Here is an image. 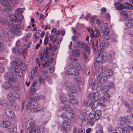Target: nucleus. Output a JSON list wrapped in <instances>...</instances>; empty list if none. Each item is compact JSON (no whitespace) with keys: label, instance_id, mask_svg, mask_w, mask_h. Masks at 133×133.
I'll return each instance as SVG.
<instances>
[{"label":"nucleus","instance_id":"f257e3e1","mask_svg":"<svg viewBox=\"0 0 133 133\" xmlns=\"http://www.w3.org/2000/svg\"><path fill=\"white\" fill-rule=\"evenodd\" d=\"M22 12V9L19 8L15 12V14L18 15L12 14L9 16L10 19L9 25L12 26L10 30V31L18 36L22 34V32L19 29L21 23L19 21L22 20L24 17L22 15H18Z\"/></svg>","mask_w":133,"mask_h":133},{"label":"nucleus","instance_id":"f03ea898","mask_svg":"<svg viewBox=\"0 0 133 133\" xmlns=\"http://www.w3.org/2000/svg\"><path fill=\"white\" fill-rule=\"evenodd\" d=\"M70 59L72 61L69 64L70 67L66 71V74L67 75L77 76L79 74L78 70H80L81 69V66L79 63L74 61H76V58L71 57Z\"/></svg>","mask_w":133,"mask_h":133},{"label":"nucleus","instance_id":"7ed1b4c3","mask_svg":"<svg viewBox=\"0 0 133 133\" xmlns=\"http://www.w3.org/2000/svg\"><path fill=\"white\" fill-rule=\"evenodd\" d=\"M18 63L16 61H13L12 62L11 68H8V70L10 72L14 74L15 75H17L20 77H22L23 74L22 71L18 67Z\"/></svg>","mask_w":133,"mask_h":133},{"label":"nucleus","instance_id":"20e7f679","mask_svg":"<svg viewBox=\"0 0 133 133\" xmlns=\"http://www.w3.org/2000/svg\"><path fill=\"white\" fill-rule=\"evenodd\" d=\"M88 30L90 33V36L92 38H97L98 36L100 35L99 31L98 29L97 28H95V30L96 32V34L95 35L94 33V31L91 28H88Z\"/></svg>","mask_w":133,"mask_h":133},{"label":"nucleus","instance_id":"39448f33","mask_svg":"<svg viewBox=\"0 0 133 133\" xmlns=\"http://www.w3.org/2000/svg\"><path fill=\"white\" fill-rule=\"evenodd\" d=\"M96 76L97 79L99 81V83L101 84H103L105 83L107 80V76H102L101 73H97Z\"/></svg>","mask_w":133,"mask_h":133},{"label":"nucleus","instance_id":"423d86ee","mask_svg":"<svg viewBox=\"0 0 133 133\" xmlns=\"http://www.w3.org/2000/svg\"><path fill=\"white\" fill-rule=\"evenodd\" d=\"M4 76L9 81L14 82H15L16 81V78L11 73L6 72L4 75Z\"/></svg>","mask_w":133,"mask_h":133},{"label":"nucleus","instance_id":"0eeeda50","mask_svg":"<svg viewBox=\"0 0 133 133\" xmlns=\"http://www.w3.org/2000/svg\"><path fill=\"white\" fill-rule=\"evenodd\" d=\"M61 109L65 111H67L72 115H74L75 114L74 111L69 105L67 104L65 105L64 106H62Z\"/></svg>","mask_w":133,"mask_h":133},{"label":"nucleus","instance_id":"6e6552de","mask_svg":"<svg viewBox=\"0 0 133 133\" xmlns=\"http://www.w3.org/2000/svg\"><path fill=\"white\" fill-rule=\"evenodd\" d=\"M12 51L13 52H15L16 55L20 56L23 55L25 52V50L21 49L20 48H14L12 49Z\"/></svg>","mask_w":133,"mask_h":133},{"label":"nucleus","instance_id":"1a4fd4ad","mask_svg":"<svg viewBox=\"0 0 133 133\" xmlns=\"http://www.w3.org/2000/svg\"><path fill=\"white\" fill-rule=\"evenodd\" d=\"M91 42L90 43V45L92 49L94 51L96 50V48L98 49L97 48L98 41L97 39L95 40H90Z\"/></svg>","mask_w":133,"mask_h":133},{"label":"nucleus","instance_id":"9d476101","mask_svg":"<svg viewBox=\"0 0 133 133\" xmlns=\"http://www.w3.org/2000/svg\"><path fill=\"white\" fill-rule=\"evenodd\" d=\"M13 1L14 0H0V3L3 6H9L10 3Z\"/></svg>","mask_w":133,"mask_h":133},{"label":"nucleus","instance_id":"9b49d317","mask_svg":"<svg viewBox=\"0 0 133 133\" xmlns=\"http://www.w3.org/2000/svg\"><path fill=\"white\" fill-rule=\"evenodd\" d=\"M5 112L6 114L9 117H13L15 116L14 112L9 108H6L5 110Z\"/></svg>","mask_w":133,"mask_h":133},{"label":"nucleus","instance_id":"f8f14e48","mask_svg":"<svg viewBox=\"0 0 133 133\" xmlns=\"http://www.w3.org/2000/svg\"><path fill=\"white\" fill-rule=\"evenodd\" d=\"M34 123L32 120L30 119L26 123L25 125V127L26 129H29L34 127Z\"/></svg>","mask_w":133,"mask_h":133},{"label":"nucleus","instance_id":"ddd939ff","mask_svg":"<svg viewBox=\"0 0 133 133\" xmlns=\"http://www.w3.org/2000/svg\"><path fill=\"white\" fill-rule=\"evenodd\" d=\"M38 65H36L35 68L32 69L31 72V75L30 78L31 80H33L34 77L36 76L37 71L38 70Z\"/></svg>","mask_w":133,"mask_h":133},{"label":"nucleus","instance_id":"4468645a","mask_svg":"<svg viewBox=\"0 0 133 133\" xmlns=\"http://www.w3.org/2000/svg\"><path fill=\"white\" fill-rule=\"evenodd\" d=\"M109 43L108 41H105L103 40L101 41L99 43L100 47H103V48H106L109 45Z\"/></svg>","mask_w":133,"mask_h":133},{"label":"nucleus","instance_id":"2eb2a0df","mask_svg":"<svg viewBox=\"0 0 133 133\" xmlns=\"http://www.w3.org/2000/svg\"><path fill=\"white\" fill-rule=\"evenodd\" d=\"M10 91V92L8 94V97L9 101L13 102L15 101V95H14V93L12 92L11 91V89Z\"/></svg>","mask_w":133,"mask_h":133},{"label":"nucleus","instance_id":"dca6fc26","mask_svg":"<svg viewBox=\"0 0 133 133\" xmlns=\"http://www.w3.org/2000/svg\"><path fill=\"white\" fill-rule=\"evenodd\" d=\"M2 85L3 88L5 90L10 88L12 87L11 84L8 82H5L2 83Z\"/></svg>","mask_w":133,"mask_h":133},{"label":"nucleus","instance_id":"f3484780","mask_svg":"<svg viewBox=\"0 0 133 133\" xmlns=\"http://www.w3.org/2000/svg\"><path fill=\"white\" fill-rule=\"evenodd\" d=\"M6 6L7 7L4 8L2 11V13L4 14L9 13L12 10V8L10 6Z\"/></svg>","mask_w":133,"mask_h":133},{"label":"nucleus","instance_id":"a211bd4d","mask_svg":"<svg viewBox=\"0 0 133 133\" xmlns=\"http://www.w3.org/2000/svg\"><path fill=\"white\" fill-rule=\"evenodd\" d=\"M31 106V109H35L37 107L38 103L36 101H32L29 102Z\"/></svg>","mask_w":133,"mask_h":133},{"label":"nucleus","instance_id":"6ab92c4d","mask_svg":"<svg viewBox=\"0 0 133 133\" xmlns=\"http://www.w3.org/2000/svg\"><path fill=\"white\" fill-rule=\"evenodd\" d=\"M69 103L74 105H77L78 103V101L74 98L69 96Z\"/></svg>","mask_w":133,"mask_h":133},{"label":"nucleus","instance_id":"aec40b11","mask_svg":"<svg viewBox=\"0 0 133 133\" xmlns=\"http://www.w3.org/2000/svg\"><path fill=\"white\" fill-rule=\"evenodd\" d=\"M95 119L98 120L100 118L101 115V112L100 110H97L94 112Z\"/></svg>","mask_w":133,"mask_h":133},{"label":"nucleus","instance_id":"412c9836","mask_svg":"<svg viewBox=\"0 0 133 133\" xmlns=\"http://www.w3.org/2000/svg\"><path fill=\"white\" fill-rule=\"evenodd\" d=\"M11 107L12 109L16 111H18L20 109V107L18 105L15 103L11 104Z\"/></svg>","mask_w":133,"mask_h":133},{"label":"nucleus","instance_id":"4be33fe9","mask_svg":"<svg viewBox=\"0 0 133 133\" xmlns=\"http://www.w3.org/2000/svg\"><path fill=\"white\" fill-rule=\"evenodd\" d=\"M100 83L97 82H94L91 85V88L93 90H95L99 88ZM101 86L100 85L99 86Z\"/></svg>","mask_w":133,"mask_h":133},{"label":"nucleus","instance_id":"5701e85b","mask_svg":"<svg viewBox=\"0 0 133 133\" xmlns=\"http://www.w3.org/2000/svg\"><path fill=\"white\" fill-rule=\"evenodd\" d=\"M68 90L69 92L72 94H75L77 91V89L75 86L73 85H72L70 87L68 88Z\"/></svg>","mask_w":133,"mask_h":133},{"label":"nucleus","instance_id":"b1692460","mask_svg":"<svg viewBox=\"0 0 133 133\" xmlns=\"http://www.w3.org/2000/svg\"><path fill=\"white\" fill-rule=\"evenodd\" d=\"M77 129L76 128H74L73 130V133H84L85 130L83 128H79L78 129L77 131Z\"/></svg>","mask_w":133,"mask_h":133},{"label":"nucleus","instance_id":"393cba45","mask_svg":"<svg viewBox=\"0 0 133 133\" xmlns=\"http://www.w3.org/2000/svg\"><path fill=\"white\" fill-rule=\"evenodd\" d=\"M72 52L74 56L76 57H78L80 54V51L78 49H74Z\"/></svg>","mask_w":133,"mask_h":133},{"label":"nucleus","instance_id":"a878e982","mask_svg":"<svg viewBox=\"0 0 133 133\" xmlns=\"http://www.w3.org/2000/svg\"><path fill=\"white\" fill-rule=\"evenodd\" d=\"M110 98V96L109 93H106L104 94V95L103 96L101 100H103V102L105 101H108Z\"/></svg>","mask_w":133,"mask_h":133},{"label":"nucleus","instance_id":"bb28decb","mask_svg":"<svg viewBox=\"0 0 133 133\" xmlns=\"http://www.w3.org/2000/svg\"><path fill=\"white\" fill-rule=\"evenodd\" d=\"M89 49L84 50V51L83 57L85 60H87L88 59V55L89 53Z\"/></svg>","mask_w":133,"mask_h":133},{"label":"nucleus","instance_id":"cd10ccee","mask_svg":"<svg viewBox=\"0 0 133 133\" xmlns=\"http://www.w3.org/2000/svg\"><path fill=\"white\" fill-rule=\"evenodd\" d=\"M115 6L118 10H121L122 9L125 8L123 5L120 4L119 2H117L115 4Z\"/></svg>","mask_w":133,"mask_h":133},{"label":"nucleus","instance_id":"c85d7f7f","mask_svg":"<svg viewBox=\"0 0 133 133\" xmlns=\"http://www.w3.org/2000/svg\"><path fill=\"white\" fill-rule=\"evenodd\" d=\"M53 60V59L52 58H51L50 59H48L46 61L45 63L44 62V64L45 66H50Z\"/></svg>","mask_w":133,"mask_h":133},{"label":"nucleus","instance_id":"c756f323","mask_svg":"<svg viewBox=\"0 0 133 133\" xmlns=\"http://www.w3.org/2000/svg\"><path fill=\"white\" fill-rule=\"evenodd\" d=\"M61 101L65 105L69 103V102L66 98L64 96H61Z\"/></svg>","mask_w":133,"mask_h":133},{"label":"nucleus","instance_id":"7c9ffc66","mask_svg":"<svg viewBox=\"0 0 133 133\" xmlns=\"http://www.w3.org/2000/svg\"><path fill=\"white\" fill-rule=\"evenodd\" d=\"M0 104L5 107H8L9 106V105L7 102L3 99H0Z\"/></svg>","mask_w":133,"mask_h":133},{"label":"nucleus","instance_id":"2f4dec72","mask_svg":"<svg viewBox=\"0 0 133 133\" xmlns=\"http://www.w3.org/2000/svg\"><path fill=\"white\" fill-rule=\"evenodd\" d=\"M94 100L95 101L99 100L101 97V95L98 92H94Z\"/></svg>","mask_w":133,"mask_h":133},{"label":"nucleus","instance_id":"473e14b6","mask_svg":"<svg viewBox=\"0 0 133 133\" xmlns=\"http://www.w3.org/2000/svg\"><path fill=\"white\" fill-rule=\"evenodd\" d=\"M4 43L2 41H0V52H3L5 49L4 46Z\"/></svg>","mask_w":133,"mask_h":133},{"label":"nucleus","instance_id":"72a5a7b5","mask_svg":"<svg viewBox=\"0 0 133 133\" xmlns=\"http://www.w3.org/2000/svg\"><path fill=\"white\" fill-rule=\"evenodd\" d=\"M3 127H8L11 125V123L9 122L8 121H3L2 123Z\"/></svg>","mask_w":133,"mask_h":133},{"label":"nucleus","instance_id":"f704fd0d","mask_svg":"<svg viewBox=\"0 0 133 133\" xmlns=\"http://www.w3.org/2000/svg\"><path fill=\"white\" fill-rule=\"evenodd\" d=\"M119 120L121 123L123 125L126 124L128 122L127 120L124 117L120 118Z\"/></svg>","mask_w":133,"mask_h":133},{"label":"nucleus","instance_id":"c9c22d12","mask_svg":"<svg viewBox=\"0 0 133 133\" xmlns=\"http://www.w3.org/2000/svg\"><path fill=\"white\" fill-rule=\"evenodd\" d=\"M81 46L80 48L82 49H85L84 50H87V49H89V47L88 45L85 43L84 42H82L81 44Z\"/></svg>","mask_w":133,"mask_h":133},{"label":"nucleus","instance_id":"e433bc0d","mask_svg":"<svg viewBox=\"0 0 133 133\" xmlns=\"http://www.w3.org/2000/svg\"><path fill=\"white\" fill-rule=\"evenodd\" d=\"M126 26L128 28L133 26V20H130L125 23Z\"/></svg>","mask_w":133,"mask_h":133},{"label":"nucleus","instance_id":"4c0bfd02","mask_svg":"<svg viewBox=\"0 0 133 133\" xmlns=\"http://www.w3.org/2000/svg\"><path fill=\"white\" fill-rule=\"evenodd\" d=\"M49 51V48L48 47H47L46 48L45 53V58L46 59L48 58L49 56L50 53Z\"/></svg>","mask_w":133,"mask_h":133},{"label":"nucleus","instance_id":"58836bf2","mask_svg":"<svg viewBox=\"0 0 133 133\" xmlns=\"http://www.w3.org/2000/svg\"><path fill=\"white\" fill-rule=\"evenodd\" d=\"M61 117L64 120H66L68 119V117L67 115L66 114L65 112L62 113Z\"/></svg>","mask_w":133,"mask_h":133},{"label":"nucleus","instance_id":"ea45409f","mask_svg":"<svg viewBox=\"0 0 133 133\" xmlns=\"http://www.w3.org/2000/svg\"><path fill=\"white\" fill-rule=\"evenodd\" d=\"M87 123L90 125L93 126L95 124V120L91 118H90L88 120Z\"/></svg>","mask_w":133,"mask_h":133},{"label":"nucleus","instance_id":"a19ab883","mask_svg":"<svg viewBox=\"0 0 133 133\" xmlns=\"http://www.w3.org/2000/svg\"><path fill=\"white\" fill-rule=\"evenodd\" d=\"M45 110V109L44 107H41L38 108L36 110H34L35 112H37L38 111H43Z\"/></svg>","mask_w":133,"mask_h":133},{"label":"nucleus","instance_id":"79ce46f5","mask_svg":"<svg viewBox=\"0 0 133 133\" xmlns=\"http://www.w3.org/2000/svg\"><path fill=\"white\" fill-rule=\"evenodd\" d=\"M88 97L89 100H94V92H91L89 94L88 96Z\"/></svg>","mask_w":133,"mask_h":133},{"label":"nucleus","instance_id":"37998d69","mask_svg":"<svg viewBox=\"0 0 133 133\" xmlns=\"http://www.w3.org/2000/svg\"><path fill=\"white\" fill-rule=\"evenodd\" d=\"M104 57V55L101 53H100L99 55L97 57V60L98 61H101V59H103Z\"/></svg>","mask_w":133,"mask_h":133},{"label":"nucleus","instance_id":"c03bdc74","mask_svg":"<svg viewBox=\"0 0 133 133\" xmlns=\"http://www.w3.org/2000/svg\"><path fill=\"white\" fill-rule=\"evenodd\" d=\"M96 22L98 25H99L101 28H102L103 25V22H101L99 19L97 18L96 20Z\"/></svg>","mask_w":133,"mask_h":133},{"label":"nucleus","instance_id":"a18cd8bd","mask_svg":"<svg viewBox=\"0 0 133 133\" xmlns=\"http://www.w3.org/2000/svg\"><path fill=\"white\" fill-rule=\"evenodd\" d=\"M105 74L109 76H110L113 74L112 71L110 69H107Z\"/></svg>","mask_w":133,"mask_h":133},{"label":"nucleus","instance_id":"49530a36","mask_svg":"<svg viewBox=\"0 0 133 133\" xmlns=\"http://www.w3.org/2000/svg\"><path fill=\"white\" fill-rule=\"evenodd\" d=\"M64 85L65 87H67L69 88L72 85V84L70 82L66 81L64 83Z\"/></svg>","mask_w":133,"mask_h":133},{"label":"nucleus","instance_id":"de8ad7c7","mask_svg":"<svg viewBox=\"0 0 133 133\" xmlns=\"http://www.w3.org/2000/svg\"><path fill=\"white\" fill-rule=\"evenodd\" d=\"M11 91L12 92L14 93V95H15V98L17 99H18L19 98V95L16 91L13 89H11Z\"/></svg>","mask_w":133,"mask_h":133},{"label":"nucleus","instance_id":"09e8293b","mask_svg":"<svg viewBox=\"0 0 133 133\" xmlns=\"http://www.w3.org/2000/svg\"><path fill=\"white\" fill-rule=\"evenodd\" d=\"M120 14L123 17L125 18L127 17L128 15L127 13L124 10H122L121 11Z\"/></svg>","mask_w":133,"mask_h":133},{"label":"nucleus","instance_id":"8fccbe9b","mask_svg":"<svg viewBox=\"0 0 133 133\" xmlns=\"http://www.w3.org/2000/svg\"><path fill=\"white\" fill-rule=\"evenodd\" d=\"M123 129H122L120 127H118L116 128V133H123Z\"/></svg>","mask_w":133,"mask_h":133},{"label":"nucleus","instance_id":"3c124183","mask_svg":"<svg viewBox=\"0 0 133 133\" xmlns=\"http://www.w3.org/2000/svg\"><path fill=\"white\" fill-rule=\"evenodd\" d=\"M45 50H44L42 52V53H40L39 54V56L40 57V59H41V61H43V59L44 58V56H45Z\"/></svg>","mask_w":133,"mask_h":133},{"label":"nucleus","instance_id":"603ef678","mask_svg":"<svg viewBox=\"0 0 133 133\" xmlns=\"http://www.w3.org/2000/svg\"><path fill=\"white\" fill-rule=\"evenodd\" d=\"M40 35L41 34L40 32H37L35 33L34 35V37L35 39H37L39 38Z\"/></svg>","mask_w":133,"mask_h":133},{"label":"nucleus","instance_id":"864d4df0","mask_svg":"<svg viewBox=\"0 0 133 133\" xmlns=\"http://www.w3.org/2000/svg\"><path fill=\"white\" fill-rule=\"evenodd\" d=\"M85 72L87 75H89L90 73V68L89 67H87L85 68Z\"/></svg>","mask_w":133,"mask_h":133},{"label":"nucleus","instance_id":"5fc2aeb1","mask_svg":"<svg viewBox=\"0 0 133 133\" xmlns=\"http://www.w3.org/2000/svg\"><path fill=\"white\" fill-rule=\"evenodd\" d=\"M48 72V71L46 69H44L42 70V74L41 75V76L43 77V76H44V75H46Z\"/></svg>","mask_w":133,"mask_h":133},{"label":"nucleus","instance_id":"6e6d98bb","mask_svg":"<svg viewBox=\"0 0 133 133\" xmlns=\"http://www.w3.org/2000/svg\"><path fill=\"white\" fill-rule=\"evenodd\" d=\"M37 97H35L33 95H31L30 96L29 99L30 100V102L32 101H35L36 100H37L36 99H37Z\"/></svg>","mask_w":133,"mask_h":133},{"label":"nucleus","instance_id":"4d7b16f0","mask_svg":"<svg viewBox=\"0 0 133 133\" xmlns=\"http://www.w3.org/2000/svg\"><path fill=\"white\" fill-rule=\"evenodd\" d=\"M126 4L128 5V6H127L125 8L127 9H133V5L130 4L126 3Z\"/></svg>","mask_w":133,"mask_h":133},{"label":"nucleus","instance_id":"13d9d810","mask_svg":"<svg viewBox=\"0 0 133 133\" xmlns=\"http://www.w3.org/2000/svg\"><path fill=\"white\" fill-rule=\"evenodd\" d=\"M33 132L40 133L39 127L38 126H35Z\"/></svg>","mask_w":133,"mask_h":133},{"label":"nucleus","instance_id":"bf43d9fd","mask_svg":"<svg viewBox=\"0 0 133 133\" xmlns=\"http://www.w3.org/2000/svg\"><path fill=\"white\" fill-rule=\"evenodd\" d=\"M21 69L23 71H25L26 68V65L24 64L22 62L21 63Z\"/></svg>","mask_w":133,"mask_h":133},{"label":"nucleus","instance_id":"052dcab7","mask_svg":"<svg viewBox=\"0 0 133 133\" xmlns=\"http://www.w3.org/2000/svg\"><path fill=\"white\" fill-rule=\"evenodd\" d=\"M94 112H90V118L94 119H95V115H94Z\"/></svg>","mask_w":133,"mask_h":133},{"label":"nucleus","instance_id":"680f3d73","mask_svg":"<svg viewBox=\"0 0 133 133\" xmlns=\"http://www.w3.org/2000/svg\"><path fill=\"white\" fill-rule=\"evenodd\" d=\"M48 35L46 34V37L45 38L44 41V44L45 45L47 44L48 42L49 38L47 37Z\"/></svg>","mask_w":133,"mask_h":133},{"label":"nucleus","instance_id":"e2e57ef3","mask_svg":"<svg viewBox=\"0 0 133 133\" xmlns=\"http://www.w3.org/2000/svg\"><path fill=\"white\" fill-rule=\"evenodd\" d=\"M84 117L83 115H80L79 118V121L81 122L82 123L84 119Z\"/></svg>","mask_w":133,"mask_h":133},{"label":"nucleus","instance_id":"0e129e2a","mask_svg":"<svg viewBox=\"0 0 133 133\" xmlns=\"http://www.w3.org/2000/svg\"><path fill=\"white\" fill-rule=\"evenodd\" d=\"M72 116L73 115L71 116H70L69 119L70 120V123H74L75 121V119L73 118V116Z\"/></svg>","mask_w":133,"mask_h":133},{"label":"nucleus","instance_id":"69168bd1","mask_svg":"<svg viewBox=\"0 0 133 133\" xmlns=\"http://www.w3.org/2000/svg\"><path fill=\"white\" fill-rule=\"evenodd\" d=\"M44 76H43V78L44 79L47 80L48 81H49L50 80L51 78L49 75H45Z\"/></svg>","mask_w":133,"mask_h":133},{"label":"nucleus","instance_id":"338daca9","mask_svg":"<svg viewBox=\"0 0 133 133\" xmlns=\"http://www.w3.org/2000/svg\"><path fill=\"white\" fill-rule=\"evenodd\" d=\"M94 101L91 100H89L87 102V105H89L90 106H91L94 103Z\"/></svg>","mask_w":133,"mask_h":133},{"label":"nucleus","instance_id":"774afa93","mask_svg":"<svg viewBox=\"0 0 133 133\" xmlns=\"http://www.w3.org/2000/svg\"><path fill=\"white\" fill-rule=\"evenodd\" d=\"M0 23L2 25H4L5 23V19L0 17Z\"/></svg>","mask_w":133,"mask_h":133}]
</instances>
